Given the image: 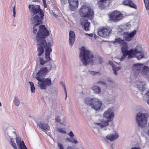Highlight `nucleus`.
<instances>
[{"label":"nucleus","mask_w":149,"mask_h":149,"mask_svg":"<svg viewBox=\"0 0 149 149\" xmlns=\"http://www.w3.org/2000/svg\"><path fill=\"white\" fill-rule=\"evenodd\" d=\"M81 61L84 65H87L89 62H93V55L89 50L86 49L84 46L82 47L79 54Z\"/></svg>","instance_id":"nucleus-4"},{"label":"nucleus","mask_w":149,"mask_h":149,"mask_svg":"<svg viewBox=\"0 0 149 149\" xmlns=\"http://www.w3.org/2000/svg\"><path fill=\"white\" fill-rule=\"evenodd\" d=\"M53 14L54 15V16H55L56 17V15L54 13H53Z\"/></svg>","instance_id":"nucleus-64"},{"label":"nucleus","mask_w":149,"mask_h":149,"mask_svg":"<svg viewBox=\"0 0 149 149\" xmlns=\"http://www.w3.org/2000/svg\"><path fill=\"white\" fill-rule=\"evenodd\" d=\"M130 26V24L128 23H127L126 24L124 25L121 26V29L122 31H123L124 29L125 28L127 29V30L129 29Z\"/></svg>","instance_id":"nucleus-36"},{"label":"nucleus","mask_w":149,"mask_h":149,"mask_svg":"<svg viewBox=\"0 0 149 149\" xmlns=\"http://www.w3.org/2000/svg\"><path fill=\"white\" fill-rule=\"evenodd\" d=\"M43 42H44V45L46 46L45 48H44L45 49V54H50V53L52 52V49L51 48V47H52V45L51 42H48L47 43L46 42L45 39H44Z\"/></svg>","instance_id":"nucleus-19"},{"label":"nucleus","mask_w":149,"mask_h":149,"mask_svg":"<svg viewBox=\"0 0 149 149\" xmlns=\"http://www.w3.org/2000/svg\"><path fill=\"white\" fill-rule=\"evenodd\" d=\"M11 146L14 149H18L15 143V140L13 138H10V140Z\"/></svg>","instance_id":"nucleus-32"},{"label":"nucleus","mask_w":149,"mask_h":149,"mask_svg":"<svg viewBox=\"0 0 149 149\" xmlns=\"http://www.w3.org/2000/svg\"><path fill=\"white\" fill-rule=\"evenodd\" d=\"M136 55L135 57H136L138 60H140L143 58H145L144 52L141 51H139L138 53Z\"/></svg>","instance_id":"nucleus-29"},{"label":"nucleus","mask_w":149,"mask_h":149,"mask_svg":"<svg viewBox=\"0 0 149 149\" xmlns=\"http://www.w3.org/2000/svg\"><path fill=\"white\" fill-rule=\"evenodd\" d=\"M45 58L46 59V61H50L52 60L51 58L50 57V54H45Z\"/></svg>","instance_id":"nucleus-38"},{"label":"nucleus","mask_w":149,"mask_h":149,"mask_svg":"<svg viewBox=\"0 0 149 149\" xmlns=\"http://www.w3.org/2000/svg\"><path fill=\"white\" fill-rule=\"evenodd\" d=\"M110 19L114 22H117L121 20L123 18V15L117 10L113 11L109 15Z\"/></svg>","instance_id":"nucleus-9"},{"label":"nucleus","mask_w":149,"mask_h":149,"mask_svg":"<svg viewBox=\"0 0 149 149\" xmlns=\"http://www.w3.org/2000/svg\"><path fill=\"white\" fill-rule=\"evenodd\" d=\"M39 61V64L40 65H44L47 62V61L44 60L43 58L41 57L38 58Z\"/></svg>","instance_id":"nucleus-35"},{"label":"nucleus","mask_w":149,"mask_h":149,"mask_svg":"<svg viewBox=\"0 0 149 149\" xmlns=\"http://www.w3.org/2000/svg\"><path fill=\"white\" fill-rule=\"evenodd\" d=\"M13 102L14 104L17 106H19L20 103V100L16 96L14 97Z\"/></svg>","instance_id":"nucleus-33"},{"label":"nucleus","mask_w":149,"mask_h":149,"mask_svg":"<svg viewBox=\"0 0 149 149\" xmlns=\"http://www.w3.org/2000/svg\"><path fill=\"white\" fill-rule=\"evenodd\" d=\"M143 65V64L139 63L133 65L131 69L135 76L137 77L139 74L146 75L149 73V67Z\"/></svg>","instance_id":"nucleus-5"},{"label":"nucleus","mask_w":149,"mask_h":149,"mask_svg":"<svg viewBox=\"0 0 149 149\" xmlns=\"http://www.w3.org/2000/svg\"><path fill=\"white\" fill-rule=\"evenodd\" d=\"M48 72V69L47 67H45L41 68L36 74V77H45Z\"/></svg>","instance_id":"nucleus-20"},{"label":"nucleus","mask_w":149,"mask_h":149,"mask_svg":"<svg viewBox=\"0 0 149 149\" xmlns=\"http://www.w3.org/2000/svg\"><path fill=\"white\" fill-rule=\"evenodd\" d=\"M69 42L70 45H72L74 42L75 36L74 32L72 31H71L69 33Z\"/></svg>","instance_id":"nucleus-22"},{"label":"nucleus","mask_w":149,"mask_h":149,"mask_svg":"<svg viewBox=\"0 0 149 149\" xmlns=\"http://www.w3.org/2000/svg\"><path fill=\"white\" fill-rule=\"evenodd\" d=\"M29 83L30 86L31 91L32 93H34L35 92L36 88L33 83L31 81H29Z\"/></svg>","instance_id":"nucleus-34"},{"label":"nucleus","mask_w":149,"mask_h":149,"mask_svg":"<svg viewBox=\"0 0 149 149\" xmlns=\"http://www.w3.org/2000/svg\"><path fill=\"white\" fill-rule=\"evenodd\" d=\"M79 13L81 17L92 19L94 15L93 10L86 6H82L79 10Z\"/></svg>","instance_id":"nucleus-6"},{"label":"nucleus","mask_w":149,"mask_h":149,"mask_svg":"<svg viewBox=\"0 0 149 149\" xmlns=\"http://www.w3.org/2000/svg\"><path fill=\"white\" fill-rule=\"evenodd\" d=\"M146 8H149V0H144Z\"/></svg>","instance_id":"nucleus-40"},{"label":"nucleus","mask_w":149,"mask_h":149,"mask_svg":"<svg viewBox=\"0 0 149 149\" xmlns=\"http://www.w3.org/2000/svg\"><path fill=\"white\" fill-rule=\"evenodd\" d=\"M28 8L32 17L30 18L31 19L36 17L35 19H43L44 17V13L43 10L41 9L39 5L34 4H30L29 5Z\"/></svg>","instance_id":"nucleus-3"},{"label":"nucleus","mask_w":149,"mask_h":149,"mask_svg":"<svg viewBox=\"0 0 149 149\" xmlns=\"http://www.w3.org/2000/svg\"><path fill=\"white\" fill-rule=\"evenodd\" d=\"M131 149H141L140 148L137 147H134L131 148Z\"/></svg>","instance_id":"nucleus-52"},{"label":"nucleus","mask_w":149,"mask_h":149,"mask_svg":"<svg viewBox=\"0 0 149 149\" xmlns=\"http://www.w3.org/2000/svg\"><path fill=\"white\" fill-rule=\"evenodd\" d=\"M14 6L13 7V17H15L16 15V10L15 9V4H14Z\"/></svg>","instance_id":"nucleus-42"},{"label":"nucleus","mask_w":149,"mask_h":149,"mask_svg":"<svg viewBox=\"0 0 149 149\" xmlns=\"http://www.w3.org/2000/svg\"><path fill=\"white\" fill-rule=\"evenodd\" d=\"M109 64L111 65L112 66V65H114L113 62L111 61H109Z\"/></svg>","instance_id":"nucleus-54"},{"label":"nucleus","mask_w":149,"mask_h":149,"mask_svg":"<svg viewBox=\"0 0 149 149\" xmlns=\"http://www.w3.org/2000/svg\"><path fill=\"white\" fill-rule=\"evenodd\" d=\"M113 70H117V66L115 65H113L112 66Z\"/></svg>","instance_id":"nucleus-47"},{"label":"nucleus","mask_w":149,"mask_h":149,"mask_svg":"<svg viewBox=\"0 0 149 149\" xmlns=\"http://www.w3.org/2000/svg\"><path fill=\"white\" fill-rule=\"evenodd\" d=\"M137 47V46L136 47L135 49H132L129 50L127 59H129L136 57V55L139 52V51L136 49Z\"/></svg>","instance_id":"nucleus-18"},{"label":"nucleus","mask_w":149,"mask_h":149,"mask_svg":"<svg viewBox=\"0 0 149 149\" xmlns=\"http://www.w3.org/2000/svg\"><path fill=\"white\" fill-rule=\"evenodd\" d=\"M85 34H86V35L89 36V37H92L93 36V34L92 33H90V34L88 33H86Z\"/></svg>","instance_id":"nucleus-51"},{"label":"nucleus","mask_w":149,"mask_h":149,"mask_svg":"<svg viewBox=\"0 0 149 149\" xmlns=\"http://www.w3.org/2000/svg\"><path fill=\"white\" fill-rule=\"evenodd\" d=\"M91 88L96 94H99L101 92V88L99 86H93L91 87Z\"/></svg>","instance_id":"nucleus-28"},{"label":"nucleus","mask_w":149,"mask_h":149,"mask_svg":"<svg viewBox=\"0 0 149 149\" xmlns=\"http://www.w3.org/2000/svg\"><path fill=\"white\" fill-rule=\"evenodd\" d=\"M67 149H72L71 146H68L67 148Z\"/></svg>","instance_id":"nucleus-58"},{"label":"nucleus","mask_w":149,"mask_h":149,"mask_svg":"<svg viewBox=\"0 0 149 149\" xmlns=\"http://www.w3.org/2000/svg\"><path fill=\"white\" fill-rule=\"evenodd\" d=\"M122 46L121 48V52L123 54L122 56L120 58V61H122L124 60L128 55L129 50H128V47L126 43Z\"/></svg>","instance_id":"nucleus-12"},{"label":"nucleus","mask_w":149,"mask_h":149,"mask_svg":"<svg viewBox=\"0 0 149 149\" xmlns=\"http://www.w3.org/2000/svg\"><path fill=\"white\" fill-rule=\"evenodd\" d=\"M58 131L60 133L62 134H65L66 132L65 131L63 130V129L62 128H58Z\"/></svg>","instance_id":"nucleus-41"},{"label":"nucleus","mask_w":149,"mask_h":149,"mask_svg":"<svg viewBox=\"0 0 149 149\" xmlns=\"http://www.w3.org/2000/svg\"><path fill=\"white\" fill-rule=\"evenodd\" d=\"M58 146L60 149H64L63 146L61 144L58 143Z\"/></svg>","instance_id":"nucleus-45"},{"label":"nucleus","mask_w":149,"mask_h":149,"mask_svg":"<svg viewBox=\"0 0 149 149\" xmlns=\"http://www.w3.org/2000/svg\"><path fill=\"white\" fill-rule=\"evenodd\" d=\"M68 135L71 138H66L65 140L66 141L74 144H77L79 143L78 141H77L75 136H74V135L72 131H70L68 133Z\"/></svg>","instance_id":"nucleus-15"},{"label":"nucleus","mask_w":149,"mask_h":149,"mask_svg":"<svg viewBox=\"0 0 149 149\" xmlns=\"http://www.w3.org/2000/svg\"><path fill=\"white\" fill-rule=\"evenodd\" d=\"M146 88L145 87L144 85H142V86L141 88V91L143 92L146 89Z\"/></svg>","instance_id":"nucleus-48"},{"label":"nucleus","mask_w":149,"mask_h":149,"mask_svg":"<svg viewBox=\"0 0 149 149\" xmlns=\"http://www.w3.org/2000/svg\"><path fill=\"white\" fill-rule=\"evenodd\" d=\"M36 17L31 19V23L33 26V32L34 34L37 35L36 39L38 38V36L40 38L41 40L45 39L49 36V33L44 25H41L42 23L43 19H35Z\"/></svg>","instance_id":"nucleus-1"},{"label":"nucleus","mask_w":149,"mask_h":149,"mask_svg":"<svg viewBox=\"0 0 149 149\" xmlns=\"http://www.w3.org/2000/svg\"><path fill=\"white\" fill-rule=\"evenodd\" d=\"M35 78L38 81L37 85L41 89L45 90L46 87L49 86L52 84L51 80L49 78H41L38 77H36Z\"/></svg>","instance_id":"nucleus-7"},{"label":"nucleus","mask_w":149,"mask_h":149,"mask_svg":"<svg viewBox=\"0 0 149 149\" xmlns=\"http://www.w3.org/2000/svg\"><path fill=\"white\" fill-rule=\"evenodd\" d=\"M40 0H33L34 1L38 2Z\"/></svg>","instance_id":"nucleus-62"},{"label":"nucleus","mask_w":149,"mask_h":149,"mask_svg":"<svg viewBox=\"0 0 149 149\" xmlns=\"http://www.w3.org/2000/svg\"><path fill=\"white\" fill-rule=\"evenodd\" d=\"M102 105L101 102L98 99L95 98L91 107L96 111L100 109Z\"/></svg>","instance_id":"nucleus-14"},{"label":"nucleus","mask_w":149,"mask_h":149,"mask_svg":"<svg viewBox=\"0 0 149 149\" xmlns=\"http://www.w3.org/2000/svg\"><path fill=\"white\" fill-rule=\"evenodd\" d=\"M67 0H61V3L63 4H65L67 3Z\"/></svg>","instance_id":"nucleus-49"},{"label":"nucleus","mask_w":149,"mask_h":149,"mask_svg":"<svg viewBox=\"0 0 149 149\" xmlns=\"http://www.w3.org/2000/svg\"><path fill=\"white\" fill-rule=\"evenodd\" d=\"M119 137V135L118 133H116L115 134H111L107 135L106 137V138L112 141L118 139Z\"/></svg>","instance_id":"nucleus-25"},{"label":"nucleus","mask_w":149,"mask_h":149,"mask_svg":"<svg viewBox=\"0 0 149 149\" xmlns=\"http://www.w3.org/2000/svg\"><path fill=\"white\" fill-rule=\"evenodd\" d=\"M107 81L111 83L112 82V81L110 78H107Z\"/></svg>","instance_id":"nucleus-53"},{"label":"nucleus","mask_w":149,"mask_h":149,"mask_svg":"<svg viewBox=\"0 0 149 149\" xmlns=\"http://www.w3.org/2000/svg\"><path fill=\"white\" fill-rule=\"evenodd\" d=\"M94 37L95 38H97V36L95 34H94Z\"/></svg>","instance_id":"nucleus-59"},{"label":"nucleus","mask_w":149,"mask_h":149,"mask_svg":"<svg viewBox=\"0 0 149 149\" xmlns=\"http://www.w3.org/2000/svg\"><path fill=\"white\" fill-rule=\"evenodd\" d=\"M43 3V5H44V8H46L47 7V5L46 3V1L45 0H42Z\"/></svg>","instance_id":"nucleus-46"},{"label":"nucleus","mask_w":149,"mask_h":149,"mask_svg":"<svg viewBox=\"0 0 149 149\" xmlns=\"http://www.w3.org/2000/svg\"><path fill=\"white\" fill-rule=\"evenodd\" d=\"M16 142L19 149H28L24 141H22L20 137H17L16 138Z\"/></svg>","instance_id":"nucleus-16"},{"label":"nucleus","mask_w":149,"mask_h":149,"mask_svg":"<svg viewBox=\"0 0 149 149\" xmlns=\"http://www.w3.org/2000/svg\"><path fill=\"white\" fill-rule=\"evenodd\" d=\"M121 68V67L120 66L117 67V70L118 71V70H120Z\"/></svg>","instance_id":"nucleus-56"},{"label":"nucleus","mask_w":149,"mask_h":149,"mask_svg":"<svg viewBox=\"0 0 149 149\" xmlns=\"http://www.w3.org/2000/svg\"><path fill=\"white\" fill-rule=\"evenodd\" d=\"M148 118L147 113H138L136 116V119L137 124L139 126L142 127L146 123Z\"/></svg>","instance_id":"nucleus-8"},{"label":"nucleus","mask_w":149,"mask_h":149,"mask_svg":"<svg viewBox=\"0 0 149 149\" xmlns=\"http://www.w3.org/2000/svg\"><path fill=\"white\" fill-rule=\"evenodd\" d=\"M37 39V44L38 45L37 48V51L38 52V55L40 56L43 53L44 51V49L45 48L46 46L44 45V43L43 42L44 39L41 40L40 38L38 36V38Z\"/></svg>","instance_id":"nucleus-10"},{"label":"nucleus","mask_w":149,"mask_h":149,"mask_svg":"<svg viewBox=\"0 0 149 149\" xmlns=\"http://www.w3.org/2000/svg\"><path fill=\"white\" fill-rule=\"evenodd\" d=\"M89 73L93 75H94L95 74H98L99 75H101V73L99 72H96L94 71H89Z\"/></svg>","instance_id":"nucleus-39"},{"label":"nucleus","mask_w":149,"mask_h":149,"mask_svg":"<svg viewBox=\"0 0 149 149\" xmlns=\"http://www.w3.org/2000/svg\"><path fill=\"white\" fill-rule=\"evenodd\" d=\"M96 84H101L103 85H106V83L102 81H99L96 82Z\"/></svg>","instance_id":"nucleus-43"},{"label":"nucleus","mask_w":149,"mask_h":149,"mask_svg":"<svg viewBox=\"0 0 149 149\" xmlns=\"http://www.w3.org/2000/svg\"><path fill=\"white\" fill-rule=\"evenodd\" d=\"M117 42L120 44H124L125 43L123 40H122L120 38H116L114 42V43Z\"/></svg>","instance_id":"nucleus-31"},{"label":"nucleus","mask_w":149,"mask_h":149,"mask_svg":"<svg viewBox=\"0 0 149 149\" xmlns=\"http://www.w3.org/2000/svg\"><path fill=\"white\" fill-rule=\"evenodd\" d=\"M116 63H117L118 65H120V63H117L116 62H115Z\"/></svg>","instance_id":"nucleus-63"},{"label":"nucleus","mask_w":149,"mask_h":149,"mask_svg":"<svg viewBox=\"0 0 149 149\" xmlns=\"http://www.w3.org/2000/svg\"><path fill=\"white\" fill-rule=\"evenodd\" d=\"M123 4L130 7L135 9H136V6L131 0H125L123 2Z\"/></svg>","instance_id":"nucleus-23"},{"label":"nucleus","mask_w":149,"mask_h":149,"mask_svg":"<svg viewBox=\"0 0 149 149\" xmlns=\"http://www.w3.org/2000/svg\"><path fill=\"white\" fill-rule=\"evenodd\" d=\"M113 73L115 75H117V71H118L117 70H113Z\"/></svg>","instance_id":"nucleus-55"},{"label":"nucleus","mask_w":149,"mask_h":149,"mask_svg":"<svg viewBox=\"0 0 149 149\" xmlns=\"http://www.w3.org/2000/svg\"><path fill=\"white\" fill-rule=\"evenodd\" d=\"M147 102L148 104L149 105V99L147 100Z\"/></svg>","instance_id":"nucleus-61"},{"label":"nucleus","mask_w":149,"mask_h":149,"mask_svg":"<svg viewBox=\"0 0 149 149\" xmlns=\"http://www.w3.org/2000/svg\"><path fill=\"white\" fill-rule=\"evenodd\" d=\"M136 30L134 29L130 33L124 32L123 34L124 38L126 41H130L132 39L133 37L136 34Z\"/></svg>","instance_id":"nucleus-13"},{"label":"nucleus","mask_w":149,"mask_h":149,"mask_svg":"<svg viewBox=\"0 0 149 149\" xmlns=\"http://www.w3.org/2000/svg\"><path fill=\"white\" fill-rule=\"evenodd\" d=\"M60 84H62V86L63 87V88H64V92H65V94L66 95V96H65V99H66L67 97V95L66 89V88H65V85L64 84L62 81H61L60 82Z\"/></svg>","instance_id":"nucleus-37"},{"label":"nucleus","mask_w":149,"mask_h":149,"mask_svg":"<svg viewBox=\"0 0 149 149\" xmlns=\"http://www.w3.org/2000/svg\"><path fill=\"white\" fill-rule=\"evenodd\" d=\"M99 63L100 64H101L102 62V57H99L98 58Z\"/></svg>","instance_id":"nucleus-44"},{"label":"nucleus","mask_w":149,"mask_h":149,"mask_svg":"<svg viewBox=\"0 0 149 149\" xmlns=\"http://www.w3.org/2000/svg\"><path fill=\"white\" fill-rule=\"evenodd\" d=\"M49 66H50V67L48 68H49V71H50L51 70H52V63H49Z\"/></svg>","instance_id":"nucleus-50"},{"label":"nucleus","mask_w":149,"mask_h":149,"mask_svg":"<svg viewBox=\"0 0 149 149\" xmlns=\"http://www.w3.org/2000/svg\"><path fill=\"white\" fill-rule=\"evenodd\" d=\"M62 117L63 118V120H64L66 118L63 116V115H61L59 116H57L55 118V122H58L61 124V118Z\"/></svg>","instance_id":"nucleus-30"},{"label":"nucleus","mask_w":149,"mask_h":149,"mask_svg":"<svg viewBox=\"0 0 149 149\" xmlns=\"http://www.w3.org/2000/svg\"><path fill=\"white\" fill-rule=\"evenodd\" d=\"M95 98H91L90 97H86L84 100L85 103L87 105L91 106V107Z\"/></svg>","instance_id":"nucleus-26"},{"label":"nucleus","mask_w":149,"mask_h":149,"mask_svg":"<svg viewBox=\"0 0 149 149\" xmlns=\"http://www.w3.org/2000/svg\"><path fill=\"white\" fill-rule=\"evenodd\" d=\"M111 0H100L98 2L99 8L101 9H104L106 6V2Z\"/></svg>","instance_id":"nucleus-27"},{"label":"nucleus","mask_w":149,"mask_h":149,"mask_svg":"<svg viewBox=\"0 0 149 149\" xmlns=\"http://www.w3.org/2000/svg\"><path fill=\"white\" fill-rule=\"evenodd\" d=\"M146 94L147 96H149V90L146 93Z\"/></svg>","instance_id":"nucleus-57"},{"label":"nucleus","mask_w":149,"mask_h":149,"mask_svg":"<svg viewBox=\"0 0 149 149\" xmlns=\"http://www.w3.org/2000/svg\"><path fill=\"white\" fill-rule=\"evenodd\" d=\"M146 134L149 136V130H148V131L147 132H146Z\"/></svg>","instance_id":"nucleus-60"},{"label":"nucleus","mask_w":149,"mask_h":149,"mask_svg":"<svg viewBox=\"0 0 149 149\" xmlns=\"http://www.w3.org/2000/svg\"><path fill=\"white\" fill-rule=\"evenodd\" d=\"M114 115L113 108H109L107 111H105L103 114V117L107 119V120H105L104 119H101L100 120V123H96L95 124L98 125L101 128L106 127L109 125V122H111L113 120Z\"/></svg>","instance_id":"nucleus-2"},{"label":"nucleus","mask_w":149,"mask_h":149,"mask_svg":"<svg viewBox=\"0 0 149 149\" xmlns=\"http://www.w3.org/2000/svg\"><path fill=\"white\" fill-rule=\"evenodd\" d=\"M37 125L41 129L46 130L47 129L48 127V124L45 123L44 122L42 121H39L37 123Z\"/></svg>","instance_id":"nucleus-24"},{"label":"nucleus","mask_w":149,"mask_h":149,"mask_svg":"<svg viewBox=\"0 0 149 149\" xmlns=\"http://www.w3.org/2000/svg\"><path fill=\"white\" fill-rule=\"evenodd\" d=\"M70 5V9L72 11L76 10L78 5V0H68Z\"/></svg>","instance_id":"nucleus-17"},{"label":"nucleus","mask_w":149,"mask_h":149,"mask_svg":"<svg viewBox=\"0 0 149 149\" xmlns=\"http://www.w3.org/2000/svg\"><path fill=\"white\" fill-rule=\"evenodd\" d=\"M111 31V29L110 28H106L105 27H103L99 29L97 34L100 36L107 38L109 36Z\"/></svg>","instance_id":"nucleus-11"},{"label":"nucleus","mask_w":149,"mask_h":149,"mask_svg":"<svg viewBox=\"0 0 149 149\" xmlns=\"http://www.w3.org/2000/svg\"><path fill=\"white\" fill-rule=\"evenodd\" d=\"M81 24L83 26L84 29L86 31H88L89 30V26L90 25V23L88 22V20L87 19H81L80 21Z\"/></svg>","instance_id":"nucleus-21"}]
</instances>
